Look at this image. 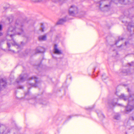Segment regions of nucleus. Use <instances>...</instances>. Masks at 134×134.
I'll use <instances>...</instances> for the list:
<instances>
[{
  "label": "nucleus",
  "instance_id": "nucleus-6",
  "mask_svg": "<svg viewBox=\"0 0 134 134\" xmlns=\"http://www.w3.org/2000/svg\"><path fill=\"white\" fill-rule=\"evenodd\" d=\"M53 51L54 53L55 54H60L62 53V51L58 49L57 45V44H55L54 45Z\"/></svg>",
  "mask_w": 134,
  "mask_h": 134
},
{
  "label": "nucleus",
  "instance_id": "nucleus-35",
  "mask_svg": "<svg viewBox=\"0 0 134 134\" xmlns=\"http://www.w3.org/2000/svg\"><path fill=\"white\" fill-rule=\"evenodd\" d=\"M95 69H94V71L95 70Z\"/></svg>",
  "mask_w": 134,
  "mask_h": 134
},
{
  "label": "nucleus",
  "instance_id": "nucleus-3",
  "mask_svg": "<svg viewBox=\"0 0 134 134\" xmlns=\"http://www.w3.org/2000/svg\"><path fill=\"white\" fill-rule=\"evenodd\" d=\"M38 78L35 76H33L31 78H28V76L27 74L24 75L21 74L19 76L16 80V82L17 83L23 82L25 80H34L35 82V83H31L30 85L32 87H36L37 86V85L39 83V81H38Z\"/></svg>",
  "mask_w": 134,
  "mask_h": 134
},
{
  "label": "nucleus",
  "instance_id": "nucleus-30",
  "mask_svg": "<svg viewBox=\"0 0 134 134\" xmlns=\"http://www.w3.org/2000/svg\"><path fill=\"white\" fill-rule=\"evenodd\" d=\"M128 92H130V90H129V89H128Z\"/></svg>",
  "mask_w": 134,
  "mask_h": 134
},
{
  "label": "nucleus",
  "instance_id": "nucleus-27",
  "mask_svg": "<svg viewBox=\"0 0 134 134\" xmlns=\"http://www.w3.org/2000/svg\"><path fill=\"white\" fill-rule=\"evenodd\" d=\"M133 63V62H132L131 63H129V65L130 66H132V64Z\"/></svg>",
  "mask_w": 134,
  "mask_h": 134
},
{
  "label": "nucleus",
  "instance_id": "nucleus-4",
  "mask_svg": "<svg viewBox=\"0 0 134 134\" xmlns=\"http://www.w3.org/2000/svg\"><path fill=\"white\" fill-rule=\"evenodd\" d=\"M78 13L77 8L74 5L71 6L69 10V13L70 15L74 16Z\"/></svg>",
  "mask_w": 134,
  "mask_h": 134
},
{
  "label": "nucleus",
  "instance_id": "nucleus-32",
  "mask_svg": "<svg viewBox=\"0 0 134 134\" xmlns=\"http://www.w3.org/2000/svg\"><path fill=\"white\" fill-rule=\"evenodd\" d=\"M69 116L70 118H71V116Z\"/></svg>",
  "mask_w": 134,
  "mask_h": 134
},
{
  "label": "nucleus",
  "instance_id": "nucleus-8",
  "mask_svg": "<svg viewBox=\"0 0 134 134\" xmlns=\"http://www.w3.org/2000/svg\"><path fill=\"white\" fill-rule=\"evenodd\" d=\"M122 73L124 74V75H130L131 73L130 72L129 69L127 70L126 69H124L122 71Z\"/></svg>",
  "mask_w": 134,
  "mask_h": 134
},
{
  "label": "nucleus",
  "instance_id": "nucleus-17",
  "mask_svg": "<svg viewBox=\"0 0 134 134\" xmlns=\"http://www.w3.org/2000/svg\"><path fill=\"white\" fill-rule=\"evenodd\" d=\"M5 128V126L4 125L2 124H0V130L1 129H4Z\"/></svg>",
  "mask_w": 134,
  "mask_h": 134
},
{
  "label": "nucleus",
  "instance_id": "nucleus-25",
  "mask_svg": "<svg viewBox=\"0 0 134 134\" xmlns=\"http://www.w3.org/2000/svg\"><path fill=\"white\" fill-rule=\"evenodd\" d=\"M60 0H53V1L55 2L59 1Z\"/></svg>",
  "mask_w": 134,
  "mask_h": 134
},
{
  "label": "nucleus",
  "instance_id": "nucleus-20",
  "mask_svg": "<svg viewBox=\"0 0 134 134\" xmlns=\"http://www.w3.org/2000/svg\"><path fill=\"white\" fill-rule=\"evenodd\" d=\"M41 27L42 28V32H43L44 31V27L43 24H42L41 25Z\"/></svg>",
  "mask_w": 134,
  "mask_h": 134
},
{
  "label": "nucleus",
  "instance_id": "nucleus-31",
  "mask_svg": "<svg viewBox=\"0 0 134 134\" xmlns=\"http://www.w3.org/2000/svg\"><path fill=\"white\" fill-rule=\"evenodd\" d=\"M132 119L133 120H134V118L133 117H132Z\"/></svg>",
  "mask_w": 134,
  "mask_h": 134
},
{
  "label": "nucleus",
  "instance_id": "nucleus-22",
  "mask_svg": "<svg viewBox=\"0 0 134 134\" xmlns=\"http://www.w3.org/2000/svg\"><path fill=\"white\" fill-rule=\"evenodd\" d=\"M34 2H38L40 1L39 0H32Z\"/></svg>",
  "mask_w": 134,
  "mask_h": 134
},
{
  "label": "nucleus",
  "instance_id": "nucleus-5",
  "mask_svg": "<svg viewBox=\"0 0 134 134\" xmlns=\"http://www.w3.org/2000/svg\"><path fill=\"white\" fill-rule=\"evenodd\" d=\"M7 85L6 80L5 79H0V91L1 90L2 87L4 88Z\"/></svg>",
  "mask_w": 134,
  "mask_h": 134
},
{
  "label": "nucleus",
  "instance_id": "nucleus-29",
  "mask_svg": "<svg viewBox=\"0 0 134 134\" xmlns=\"http://www.w3.org/2000/svg\"><path fill=\"white\" fill-rule=\"evenodd\" d=\"M4 8L5 9H7V8H6V7H4Z\"/></svg>",
  "mask_w": 134,
  "mask_h": 134
},
{
  "label": "nucleus",
  "instance_id": "nucleus-9",
  "mask_svg": "<svg viewBox=\"0 0 134 134\" xmlns=\"http://www.w3.org/2000/svg\"><path fill=\"white\" fill-rule=\"evenodd\" d=\"M46 39L47 36L46 35L38 37V40L40 41H45Z\"/></svg>",
  "mask_w": 134,
  "mask_h": 134
},
{
  "label": "nucleus",
  "instance_id": "nucleus-13",
  "mask_svg": "<svg viewBox=\"0 0 134 134\" xmlns=\"http://www.w3.org/2000/svg\"><path fill=\"white\" fill-rule=\"evenodd\" d=\"M110 104H111L113 106H115L116 105H118L120 106H122V105L121 104H118L117 103V102H111V103H110Z\"/></svg>",
  "mask_w": 134,
  "mask_h": 134
},
{
  "label": "nucleus",
  "instance_id": "nucleus-24",
  "mask_svg": "<svg viewBox=\"0 0 134 134\" xmlns=\"http://www.w3.org/2000/svg\"><path fill=\"white\" fill-rule=\"evenodd\" d=\"M23 86H20V87H18L17 88L18 89H23Z\"/></svg>",
  "mask_w": 134,
  "mask_h": 134
},
{
  "label": "nucleus",
  "instance_id": "nucleus-19",
  "mask_svg": "<svg viewBox=\"0 0 134 134\" xmlns=\"http://www.w3.org/2000/svg\"><path fill=\"white\" fill-rule=\"evenodd\" d=\"M41 63L40 64H38V65H37V69H38L39 68H41Z\"/></svg>",
  "mask_w": 134,
  "mask_h": 134
},
{
  "label": "nucleus",
  "instance_id": "nucleus-21",
  "mask_svg": "<svg viewBox=\"0 0 134 134\" xmlns=\"http://www.w3.org/2000/svg\"><path fill=\"white\" fill-rule=\"evenodd\" d=\"M110 6V5H105V7L104 8H105L106 7L108 8H109Z\"/></svg>",
  "mask_w": 134,
  "mask_h": 134
},
{
  "label": "nucleus",
  "instance_id": "nucleus-2",
  "mask_svg": "<svg viewBox=\"0 0 134 134\" xmlns=\"http://www.w3.org/2000/svg\"><path fill=\"white\" fill-rule=\"evenodd\" d=\"M129 98L125 96L123 94H121L119 97L120 99H123L125 101L128 100V103L126 107L124 112L125 114H128L134 108V94L130 95Z\"/></svg>",
  "mask_w": 134,
  "mask_h": 134
},
{
  "label": "nucleus",
  "instance_id": "nucleus-12",
  "mask_svg": "<svg viewBox=\"0 0 134 134\" xmlns=\"http://www.w3.org/2000/svg\"><path fill=\"white\" fill-rule=\"evenodd\" d=\"M120 115L118 113V114H116V115H115V117H114V118H115V119L116 120H118L120 119Z\"/></svg>",
  "mask_w": 134,
  "mask_h": 134
},
{
  "label": "nucleus",
  "instance_id": "nucleus-15",
  "mask_svg": "<svg viewBox=\"0 0 134 134\" xmlns=\"http://www.w3.org/2000/svg\"><path fill=\"white\" fill-rule=\"evenodd\" d=\"M125 1V0H119V3H120L122 4H126L124 3Z\"/></svg>",
  "mask_w": 134,
  "mask_h": 134
},
{
  "label": "nucleus",
  "instance_id": "nucleus-1",
  "mask_svg": "<svg viewBox=\"0 0 134 134\" xmlns=\"http://www.w3.org/2000/svg\"><path fill=\"white\" fill-rule=\"evenodd\" d=\"M13 16L12 15L8 18L10 26L7 30V34L8 35H10L11 38L15 35H20L23 32L22 23L18 19L16 20L14 23H13Z\"/></svg>",
  "mask_w": 134,
  "mask_h": 134
},
{
  "label": "nucleus",
  "instance_id": "nucleus-23",
  "mask_svg": "<svg viewBox=\"0 0 134 134\" xmlns=\"http://www.w3.org/2000/svg\"><path fill=\"white\" fill-rule=\"evenodd\" d=\"M7 45L9 48L10 46V43L8 42L7 43Z\"/></svg>",
  "mask_w": 134,
  "mask_h": 134
},
{
  "label": "nucleus",
  "instance_id": "nucleus-34",
  "mask_svg": "<svg viewBox=\"0 0 134 134\" xmlns=\"http://www.w3.org/2000/svg\"><path fill=\"white\" fill-rule=\"evenodd\" d=\"M27 93H25V95L26 96V95H27Z\"/></svg>",
  "mask_w": 134,
  "mask_h": 134
},
{
  "label": "nucleus",
  "instance_id": "nucleus-33",
  "mask_svg": "<svg viewBox=\"0 0 134 134\" xmlns=\"http://www.w3.org/2000/svg\"><path fill=\"white\" fill-rule=\"evenodd\" d=\"M122 46V45H121V46H120V47H121Z\"/></svg>",
  "mask_w": 134,
  "mask_h": 134
},
{
  "label": "nucleus",
  "instance_id": "nucleus-26",
  "mask_svg": "<svg viewBox=\"0 0 134 134\" xmlns=\"http://www.w3.org/2000/svg\"><path fill=\"white\" fill-rule=\"evenodd\" d=\"M129 43L128 42H125V45L126 46L127 44H129Z\"/></svg>",
  "mask_w": 134,
  "mask_h": 134
},
{
  "label": "nucleus",
  "instance_id": "nucleus-11",
  "mask_svg": "<svg viewBox=\"0 0 134 134\" xmlns=\"http://www.w3.org/2000/svg\"><path fill=\"white\" fill-rule=\"evenodd\" d=\"M97 114L98 116L100 118H105V116L101 112H100L99 113H98Z\"/></svg>",
  "mask_w": 134,
  "mask_h": 134
},
{
  "label": "nucleus",
  "instance_id": "nucleus-7",
  "mask_svg": "<svg viewBox=\"0 0 134 134\" xmlns=\"http://www.w3.org/2000/svg\"><path fill=\"white\" fill-rule=\"evenodd\" d=\"M45 51V49L44 48L40 47L37 48L36 49V53H44Z\"/></svg>",
  "mask_w": 134,
  "mask_h": 134
},
{
  "label": "nucleus",
  "instance_id": "nucleus-10",
  "mask_svg": "<svg viewBox=\"0 0 134 134\" xmlns=\"http://www.w3.org/2000/svg\"><path fill=\"white\" fill-rule=\"evenodd\" d=\"M66 21V18L62 19H60L57 23V24H62Z\"/></svg>",
  "mask_w": 134,
  "mask_h": 134
},
{
  "label": "nucleus",
  "instance_id": "nucleus-28",
  "mask_svg": "<svg viewBox=\"0 0 134 134\" xmlns=\"http://www.w3.org/2000/svg\"><path fill=\"white\" fill-rule=\"evenodd\" d=\"M8 51H12V52L14 53V51H13V50H11L10 49H8Z\"/></svg>",
  "mask_w": 134,
  "mask_h": 134
},
{
  "label": "nucleus",
  "instance_id": "nucleus-14",
  "mask_svg": "<svg viewBox=\"0 0 134 134\" xmlns=\"http://www.w3.org/2000/svg\"><path fill=\"white\" fill-rule=\"evenodd\" d=\"M124 38L122 37H119L118 38V40L116 41V42L115 43V44H116L119 41H120L121 40H122Z\"/></svg>",
  "mask_w": 134,
  "mask_h": 134
},
{
  "label": "nucleus",
  "instance_id": "nucleus-18",
  "mask_svg": "<svg viewBox=\"0 0 134 134\" xmlns=\"http://www.w3.org/2000/svg\"><path fill=\"white\" fill-rule=\"evenodd\" d=\"M13 41L14 42V43L13 44V45L14 46L15 45H16L18 46V48H19L20 47V46L19 45H18L17 44V43L15 42H14V41L13 40Z\"/></svg>",
  "mask_w": 134,
  "mask_h": 134
},
{
  "label": "nucleus",
  "instance_id": "nucleus-16",
  "mask_svg": "<svg viewBox=\"0 0 134 134\" xmlns=\"http://www.w3.org/2000/svg\"><path fill=\"white\" fill-rule=\"evenodd\" d=\"M2 30V25L0 24V36L2 35V33L1 32V31Z\"/></svg>",
  "mask_w": 134,
  "mask_h": 134
}]
</instances>
